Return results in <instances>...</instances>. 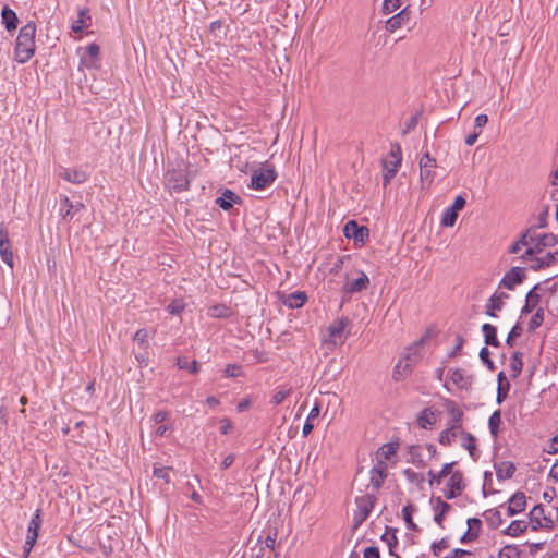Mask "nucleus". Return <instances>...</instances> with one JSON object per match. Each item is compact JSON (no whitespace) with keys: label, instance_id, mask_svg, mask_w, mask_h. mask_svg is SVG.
I'll return each instance as SVG.
<instances>
[{"label":"nucleus","instance_id":"43","mask_svg":"<svg viewBox=\"0 0 558 558\" xmlns=\"http://www.w3.org/2000/svg\"><path fill=\"white\" fill-rule=\"evenodd\" d=\"M500 424H501V413H500V410H496L495 412H493V414L490 415V417L488 420V427H489L490 434L495 438L499 434Z\"/></svg>","mask_w":558,"mask_h":558},{"label":"nucleus","instance_id":"5","mask_svg":"<svg viewBox=\"0 0 558 558\" xmlns=\"http://www.w3.org/2000/svg\"><path fill=\"white\" fill-rule=\"evenodd\" d=\"M531 529L537 531L539 529L553 530L555 526L554 520L545 514L543 505H536L529 513Z\"/></svg>","mask_w":558,"mask_h":558},{"label":"nucleus","instance_id":"25","mask_svg":"<svg viewBox=\"0 0 558 558\" xmlns=\"http://www.w3.org/2000/svg\"><path fill=\"white\" fill-rule=\"evenodd\" d=\"M371 485L379 489L387 476V468L384 462L378 463L371 470Z\"/></svg>","mask_w":558,"mask_h":558},{"label":"nucleus","instance_id":"12","mask_svg":"<svg viewBox=\"0 0 558 558\" xmlns=\"http://www.w3.org/2000/svg\"><path fill=\"white\" fill-rule=\"evenodd\" d=\"M344 236L353 239L355 242L364 243L369 236V230L365 226H360L355 220H350L343 228Z\"/></svg>","mask_w":558,"mask_h":558},{"label":"nucleus","instance_id":"60","mask_svg":"<svg viewBox=\"0 0 558 558\" xmlns=\"http://www.w3.org/2000/svg\"><path fill=\"white\" fill-rule=\"evenodd\" d=\"M148 331L147 329H138L134 335V341H136L140 345H144L147 342Z\"/></svg>","mask_w":558,"mask_h":558},{"label":"nucleus","instance_id":"6","mask_svg":"<svg viewBox=\"0 0 558 558\" xmlns=\"http://www.w3.org/2000/svg\"><path fill=\"white\" fill-rule=\"evenodd\" d=\"M436 166V159L433 158L428 151L423 154L420 159V179L423 187H428L434 182L436 177L434 169Z\"/></svg>","mask_w":558,"mask_h":558},{"label":"nucleus","instance_id":"7","mask_svg":"<svg viewBox=\"0 0 558 558\" xmlns=\"http://www.w3.org/2000/svg\"><path fill=\"white\" fill-rule=\"evenodd\" d=\"M276 179L277 173L275 169L267 167L253 172L248 187L260 191L270 186Z\"/></svg>","mask_w":558,"mask_h":558},{"label":"nucleus","instance_id":"39","mask_svg":"<svg viewBox=\"0 0 558 558\" xmlns=\"http://www.w3.org/2000/svg\"><path fill=\"white\" fill-rule=\"evenodd\" d=\"M451 418L450 421L447 423V426L448 427H452L457 430H460V432H464L462 429V416H463V412L458 409V408H452L451 411Z\"/></svg>","mask_w":558,"mask_h":558},{"label":"nucleus","instance_id":"58","mask_svg":"<svg viewBox=\"0 0 558 558\" xmlns=\"http://www.w3.org/2000/svg\"><path fill=\"white\" fill-rule=\"evenodd\" d=\"M397 451V446L393 444H386L380 448L379 454L385 459H389Z\"/></svg>","mask_w":558,"mask_h":558},{"label":"nucleus","instance_id":"31","mask_svg":"<svg viewBox=\"0 0 558 558\" xmlns=\"http://www.w3.org/2000/svg\"><path fill=\"white\" fill-rule=\"evenodd\" d=\"M1 19L8 32L16 29L19 20L12 9L5 5L1 11Z\"/></svg>","mask_w":558,"mask_h":558},{"label":"nucleus","instance_id":"30","mask_svg":"<svg viewBox=\"0 0 558 558\" xmlns=\"http://www.w3.org/2000/svg\"><path fill=\"white\" fill-rule=\"evenodd\" d=\"M482 332L484 336V342L486 345H492L495 348L500 347V342L497 339V328L492 324H484L482 326Z\"/></svg>","mask_w":558,"mask_h":558},{"label":"nucleus","instance_id":"59","mask_svg":"<svg viewBox=\"0 0 558 558\" xmlns=\"http://www.w3.org/2000/svg\"><path fill=\"white\" fill-rule=\"evenodd\" d=\"M463 343H464L463 337L458 335L456 337V344L453 345L452 350L448 353L449 357L457 356L460 353V351L462 350Z\"/></svg>","mask_w":558,"mask_h":558},{"label":"nucleus","instance_id":"10","mask_svg":"<svg viewBox=\"0 0 558 558\" xmlns=\"http://www.w3.org/2000/svg\"><path fill=\"white\" fill-rule=\"evenodd\" d=\"M509 299V294L497 289L485 303V313L489 317L496 318V312L504 308L506 301Z\"/></svg>","mask_w":558,"mask_h":558},{"label":"nucleus","instance_id":"3","mask_svg":"<svg viewBox=\"0 0 558 558\" xmlns=\"http://www.w3.org/2000/svg\"><path fill=\"white\" fill-rule=\"evenodd\" d=\"M551 240L553 236L549 234L538 235L535 230H531L527 247L522 252L519 258L522 262H527L536 255H541L544 248L550 244Z\"/></svg>","mask_w":558,"mask_h":558},{"label":"nucleus","instance_id":"61","mask_svg":"<svg viewBox=\"0 0 558 558\" xmlns=\"http://www.w3.org/2000/svg\"><path fill=\"white\" fill-rule=\"evenodd\" d=\"M449 547L447 539H441L438 543H434L432 545V550L435 556H439L440 553Z\"/></svg>","mask_w":558,"mask_h":558},{"label":"nucleus","instance_id":"2","mask_svg":"<svg viewBox=\"0 0 558 558\" xmlns=\"http://www.w3.org/2000/svg\"><path fill=\"white\" fill-rule=\"evenodd\" d=\"M420 343L409 347L393 369V378L401 380L407 377L420 360Z\"/></svg>","mask_w":558,"mask_h":558},{"label":"nucleus","instance_id":"52","mask_svg":"<svg viewBox=\"0 0 558 558\" xmlns=\"http://www.w3.org/2000/svg\"><path fill=\"white\" fill-rule=\"evenodd\" d=\"M401 7V0H384L383 11L385 14L392 13Z\"/></svg>","mask_w":558,"mask_h":558},{"label":"nucleus","instance_id":"9","mask_svg":"<svg viewBox=\"0 0 558 558\" xmlns=\"http://www.w3.org/2000/svg\"><path fill=\"white\" fill-rule=\"evenodd\" d=\"M525 279V269L522 267H512L508 270L498 284V289L506 288L514 290L517 286L521 284Z\"/></svg>","mask_w":558,"mask_h":558},{"label":"nucleus","instance_id":"8","mask_svg":"<svg viewBox=\"0 0 558 558\" xmlns=\"http://www.w3.org/2000/svg\"><path fill=\"white\" fill-rule=\"evenodd\" d=\"M376 501V496L366 494L355 498L356 510L354 511V521L356 523L364 522L371 514Z\"/></svg>","mask_w":558,"mask_h":558},{"label":"nucleus","instance_id":"22","mask_svg":"<svg viewBox=\"0 0 558 558\" xmlns=\"http://www.w3.org/2000/svg\"><path fill=\"white\" fill-rule=\"evenodd\" d=\"M82 207H83V204L74 205L68 196H63L60 199L59 214L63 220L71 221L74 217L75 211Z\"/></svg>","mask_w":558,"mask_h":558},{"label":"nucleus","instance_id":"1","mask_svg":"<svg viewBox=\"0 0 558 558\" xmlns=\"http://www.w3.org/2000/svg\"><path fill=\"white\" fill-rule=\"evenodd\" d=\"M36 24L31 21L19 32L15 44V58L19 63H26L35 53Z\"/></svg>","mask_w":558,"mask_h":558},{"label":"nucleus","instance_id":"18","mask_svg":"<svg viewBox=\"0 0 558 558\" xmlns=\"http://www.w3.org/2000/svg\"><path fill=\"white\" fill-rule=\"evenodd\" d=\"M40 514H41V510L37 509L29 521L28 529H27V535H26L28 547H34V545L36 544V541L38 538V531L43 523Z\"/></svg>","mask_w":558,"mask_h":558},{"label":"nucleus","instance_id":"26","mask_svg":"<svg viewBox=\"0 0 558 558\" xmlns=\"http://www.w3.org/2000/svg\"><path fill=\"white\" fill-rule=\"evenodd\" d=\"M538 287H539V284H536L533 287V289H531L527 292V294L525 296V304L521 308V315H526V314L531 313L538 305V303L541 301V296L536 292Z\"/></svg>","mask_w":558,"mask_h":558},{"label":"nucleus","instance_id":"64","mask_svg":"<svg viewBox=\"0 0 558 558\" xmlns=\"http://www.w3.org/2000/svg\"><path fill=\"white\" fill-rule=\"evenodd\" d=\"M363 556L364 558H380L379 549L375 546L366 547Z\"/></svg>","mask_w":558,"mask_h":558},{"label":"nucleus","instance_id":"11","mask_svg":"<svg viewBox=\"0 0 558 558\" xmlns=\"http://www.w3.org/2000/svg\"><path fill=\"white\" fill-rule=\"evenodd\" d=\"M465 198L462 195H458L453 204L442 213L441 226L453 227L458 218V213L465 206Z\"/></svg>","mask_w":558,"mask_h":558},{"label":"nucleus","instance_id":"23","mask_svg":"<svg viewBox=\"0 0 558 558\" xmlns=\"http://www.w3.org/2000/svg\"><path fill=\"white\" fill-rule=\"evenodd\" d=\"M557 255H558V252H555V253L548 252L543 256L536 255L535 257H533L532 259L529 260V262H531L530 267L533 270H539V269L549 267L555 263Z\"/></svg>","mask_w":558,"mask_h":558},{"label":"nucleus","instance_id":"41","mask_svg":"<svg viewBox=\"0 0 558 558\" xmlns=\"http://www.w3.org/2000/svg\"><path fill=\"white\" fill-rule=\"evenodd\" d=\"M531 235V230L529 229L526 232H524L521 238L514 242L510 248H509V253L511 254H519L521 251H525V248L527 247V241H529V236Z\"/></svg>","mask_w":558,"mask_h":558},{"label":"nucleus","instance_id":"48","mask_svg":"<svg viewBox=\"0 0 558 558\" xmlns=\"http://www.w3.org/2000/svg\"><path fill=\"white\" fill-rule=\"evenodd\" d=\"M347 326V323L344 320H337L333 324L329 326V333L330 337L335 340L337 338H340L344 331V328Z\"/></svg>","mask_w":558,"mask_h":558},{"label":"nucleus","instance_id":"34","mask_svg":"<svg viewBox=\"0 0 558 558\" xmlns=\"http://www.w3.org/2000/svg\"><path fill=\"white\" fill-rule=\"evenodd\" d=\"M90 15L87 9H81L78 11V17L72 23L71 29L74 33H82L84 28L88 27Z\"/></svg>","mask_w":558,"mask_h":558},{"label":"nucleus","instance_id":"51","mask_svg":"<svg viewBox=\"0 0 558 558\" xmlns=\"http://www.w3.org/2000/svg\"><path fill=\"white\" fill-rule=\"evenodd\" d=\"M522 331H523L522 327L520 326L519 323H517L509 331L507 340H506V344L509 345L510 348L513 347V340L515 338H519L522 335Z\"/></svg>","mask_w":558,"mask_h":558},{"label":"nucleus","instance_id":"35","mask_svg":"<svg viewBox=\"0 0 558 558\" xmlns=\"http://www.w3.org/2000/svg\"><path fill=\"white\" fill-rule=\"evenodd\" d=\"M483 515L490 529H498L502 524L501 513L498 509L486 510Z\"/></svg>","mask_w":558,"mask_h":558},{"label":"nucleus","instance_id":"44","mask_svg":"<svg viewBox=\"0 0 558 558\" xmlns=\"http://www.w3.org/2000/svg\"><path fill=\"white\" fill-rule=\"evenodd\" d=\"M434 422V414L429 409H424L417 417L418 426L424 429L429 428Z\"/></svg>","mask_w":558,"mask_h":558},{"label":"nucleus","instance_id":"54","mask_svg":"<svg viewBox=\"0 0 558 558\" xmlns=\"http://www.w3.org/2000/svg\"><path fill=\"white\" fill-rule=\"evenodd\" d=\"M509 390H510V383L509 381H506V384L501 385V386L498 385L497 397H496L497 403L500 404L504 400H506Z\"/></svg>","mask_w":558,"mask_h":558},{"label":"nucleus","instance_id":"50","mask_svg":"<svg viewBox=\"0 0 558 558\" xmlns=\"http://www.w3.org/2000/svg\"><path fill=\"white\" fill-rule=\"evenodd\" d=\"M225 376L228 378H234L243 375V369L241 365L238 364H228L225 367Z\"/></svg>","mask_w":558,"mask_h":558},{"label":"nucleus","instance_id":"21","mask_svg":"<svg viewBox=\"0 0 558 558\" xmlns=\"http://www.w3.org/2000/svg\"><path fill=\"white\" fill-rule=\"evenodd\" d=\"M368 284L369 279L367 275L363 271H359V277L356 279H347L343 289L347 293H356L365 290Z\"/></svg>","mask_w":558,"mask_h":558},{"label":"nucleus","instance_id":"16","mask_svg":"<svg viewBox=\"0 0 558 558\" xmlns=\"http://www.w3.org/2000/svg\"><path fill=\"white\" fill-rule=\"evenodd\" d=\"M447 377L459 389L468 390L473 384V377L471 375H466L464 371L460 368L449 369Z\"/></svg>","mask_w":558,"mask_h":558},{"label":"nucleus","instance_id":"47","mask_svg":"<svg viewBox=\"0 0 558 558\" xmlns=\"http://www.w3.org/2000/svg\"><path fill=\"white\" fill-rule=\"evenodd\" d=\"M292 392L291 388H281L275 392L272 396L270 403L272 405L281 404Z\"/></svg>","mask_w":558,"mask_h":558},{"label":"nucleus","instance_id":"19","mask_svg":"<svg viewBox=\"0 0 558 558\" xmlns=\"http://www.w3.org/2000/svg\"><path fill=\"white\" fill-rule=\"evenodd\" d=\"M59 177L73 184H83L88 180L87 172L72 168H61Z\"/></svg>","mask_w":558,"mask_h":558},{"label":"nucleus","instance_id":"28","mask_svg":"<svg viewBox=\"0 0 558 558\" xmlns=\"http://www.w3.org/2000/svg\"><path fill=\"white\" fill-rule=\"evenodd\" d=\"M517 468L510 461H502L495 465L496 476L499 481L511 478Z\"/></svg>","mask_w":558,"mask_h":558},{"label":"nucleus","instance_id":"40","mask_svg":"<svg viewBox=\"0 0 558 558\" xmlns=\"http://www.w3.org/2000/svg\"><path fill=\"white\" fill-rule=\"evenodd\" d=\"M531 235V230L529 229L526 232H524L521 238L514 242L510 248H509V253L511 254H519L521 251H525V248L527 247V241H529V236Z\"/></svg>","mask_w":558,"mask_h":558},{"label":"nucleus","instance_id":"17","mask_svg":"<svg viewBox=\"0 0 558 558\" xmlns=\"http://www.w3.org/2000/svg\"><path fill=\"white\" fill-rule=\"evenodd\" d=\"M411 16V11L408 8L402 9L399 13L392 15L386 21V31L395 33L397 29L405 25Z\"/></svg>","mask_w":558,"mask_h":558},{"label":"nucleus","instance_id":"42","mask_svg":"<svg viewBox=\"0 0 558 558\" xmlns=\"http://www.w3.org/2000/svg\"><path fill=\"white\" fill-rule=\"evenodd\" d=\"M523 355L520 352H514L510 359V368L512 371V376L517 378L523 368Z\"/></svg>","mask_w":558,"mask_h":558},{"label":"nucleus","instance_id":"33","mask_svg":"<svg viewBox=\"0 0 558 558\" xmlns=\"http://www.w3.org/2000/svg\"><path fill=\"white\" fill-rule=\"evenodd\" d=\"M306 300H307V295L305 294V292L296 291V292L290 293L286 298L283 303H284V305H287L290 308H299L304 305Z\"/></svg>","mask_w":558,"mask_h":558},{"label":"nucleus","instance_id":"55","mask_svg":"<svg viewBox=\"0 0 558 558\" xmlns=\"http://www.w3.org/2000/svg\"><path fill=\"white\" fill-rule=\"evenodd\" d=\"M184 310V303L181 300H173L168 306L167 311L170 314L179 315Z\"/></svg>","mask_w":558,"mask_h":558},{"label":"nucleus","instance_id":"56","mask_svg":"<svg viewBox=\"0 0 558 558\" xmlns=\"http://www.w3.org/2000/svg\"><path fill=\"white\" fill-rule=\"evenodd\" d=\"M153 474H154L155 477L161 478L166 483H168L170 481V478H169V468L155 466L154 471H153Z\"/></svg>","mask_w":558,"mask_h":558},{"label":"nucleus","instance_id":"14","mask_svg":"<svg viewBox=\"0 0 558 558\" xmlns=\"http://www.w3.org/2000/svg\"><path fill=\"white\" fill-rule=\"evenodd\" d=\"M463 489V474L457 470L451 473V476L446 484L445 497L447 499H453L459 496Z\"/></svg>","mask_w":558,"mask_h":558},{"label":"nucleus","instance_id":"36","mask_svg":"<svg viewBox=\"0 0 558 558\" xmlns=\"http://www.w3.org/2000/svg\"><path fill=\"white\" fill-rule=\"evenodd\" d=\"M462 442L461 446L466 449L473 460L476 459V439L468 432H461Z\"/></svg>","mask_w":558,"mask_h":558},{"label":"nucleus","instance_id":"46","mask_svg":"<svg viewBox=\"0 0 558 558\" xmlns=\"http://www.w3.org/2000/svg\"><path fill=\"white\" fill-rule=\"evenodd\" d=\"M544 322V308L538 307L529 322V331H535Z\"/></svg>","mask_w":558,"mask_h":558},{"label":"nucleus","instance_id":"38","mask_svg":"<svg viewBox=\"0 0 558 558\" xmlns=\"http://www.w3.org/2000/svg\"><path fill=\"white\" fill-rule=\"evenodd\" d=\"M459 435H461L460 430L447 426L440 433L438 441L444 446H450Z\"/></svg>","mask_w":558,"mask_h":558},{"label":"nucleus","instance_id":"29","mask_svg":"<svg viewBox=\"0 0 558 558\" xmlns=\"http://www.w3.org/2000/svg\"><path fill=\"white\" fill-rule=\"evenodd\" d=\"M454 464H456V462H450V463L444 464L442 469L438 473H435L434 471L430 470L428 472L429 485L430 486H433L435 484L439 485L441 483L442 478H445L446 476L450 477L451 473L453 472L452 468Z\"/></svg>","mask_w":558,"mask_h":558},{"label":"nucleus","instance_id":"15","mask_svg":"<svg viewBox=\"0 0 558 558\" xmlns=\"http://www.w3.org/2000/svg\"><path fill=\"white\" fill-rule=\"evenodd\" d=\"M0 256L3 263L13 268L14 258L9 239V232L3 225H0Z\"/></svg>","mask_w":558,"mask_h":558},{"label":"nucleus","instance_id":"45","mask_svg":"<svg viewBox=\"0 0 558 558\" xmlns=\"http://www.w3.org/2000/svg\"><path fill=\"white\" fill-rule=\"evenodd\" d=\"M403 475L408 482L415 484L417 487L422 488L423 483L425 482L424 474L417 473L412 469L403 470Z\"/></svg>","mask_w":558,"mask_h":558},{"label":"nucleus","instance_id":"27","mask_svg":"<svg viewBox=\"0 0 558 558\" xmlns=\"http://www.w3.org/2000/svg\"><path fill=\"white\" fill-rule=\"evenodd\" d=\"M86 52L88 57H83L81 59V65H84L88 69L96 68V60L100 52L99 46L95 43H92L86 47Z\"/></svg>","mask_w":558,"mask_h":558},{"label":"nucleus","instance_id":"49","mask_svg":"<svg viewBox=\"0 0 558 558\" xmlns=\"http://www.w3.org/2000/svg\"><path fill=\"white\" fill-rule=\"evenodd\" d=\"M498 558H520V550L515 546H504L499 550Z\"/></svg>","mask_w":558,"mask_h":558},{"label":"nucleus","instance_id":"24","mask_svg":"<svg viewBox=\"0 0 558 558\" xmlns=\"http://www.w3.org/2000/svg\"><path fill=\"white\" fill-rule=\"evenodd\" d=\"M241 202V197L228 189L216 199V204L223 210H229L234 204H240Z\"/></svg>","mask_w":558,"mask_h":558},{"label":"nucleus","instance_id":"37","mask_svg":"<svg viewBox=\"0 0 558 558\" xmlns=\"http://www.w3.org/2000/svg\"><path fill=\"white\" fill-rule=\"evenodd\" d=\"M526 529H527V523L525 521L514 520L505 530V533L512 537H517V536L523 534L526 531Z\"/></svg>","mask_w":558,"mask_h":558},{"label":"nucleus","instance_id":"32","mask_svg":"<svg viewBox=\"0 0 558 558\" xmlns=\"http://www.w3.org/2000/svg\"><path fill=\"white\" fill-rule=\"evenodd\" d=\"M451 510V506L440 497L436 498L434 521L441 526L445 515Z\"/></svg>","mask_w":558,"mask_h":558},{"label":"nucleus","instance_id":"63","mask_svg":"<svg viewBox=\"0 0 558 558\" xmlns=\"http://www.w3.org/2000/svg\"><path fill=\"white\" fill-rule=\"evenodd\" d=\"M549 454H556L558 453V435L554 436L549 444L547 449L545 450Z\"/></svg>","mask_w":558,"mask_h":558},{"label":"nucleus","instance_id":"20","mask_svg":"<svg viewBox=\"0 0 558 558\" xmlns=\"http://www.w3.org/2000/svg\"><path fill=\"white\" fill-rule=\"evenodd\" d=\"M526 506V497L522 492L514 493L508 500L507 514L509 517L515 515L522 512Z\"/></svg>","mask_w":558,"mask_h":558},{"label":"nucleus","instance_id":"57","mask_svg":"<svg viewBox=\"0 0 558 558\" xmlns=\"http://www.w3.org/2000/svg\"><path fill=\"white\" fill-rule=\"evenodd\" d=\"M480 359L489 369L495 368L493 361L489 359V350L486 347L481 349Z\"/></svg>","mask_w":558,"mask_h":558},{"label":"nucleus","instance_id":"53","mask_svg":"<svg viewBox=\"0 0 558 558\" xmlns=\"http://www.w3.org/2000/svg\"><path fill=\"white\" fill-rule=\"evenodd\" d=\"M413 512H414V508L411 505L405 506L402 509V517H403L404 521L407 522L408 527L415 530V524L412 521Z\"/></svg>","mask_w":558,"mask_h":558},{"label":"nucleus","instance_id":"4","mask_svg":"<svg viewBox=\"0 0 558 558\" xmlns=\"http://www.w3.org/2000/svg\"><path fill=\"white\" fill-rule=\"evenodd\" d=\"M402 161L401 147L395 145L389 156L383 160V179L384 185H387L391 179L397 174Z\"/></svg>","mask_w":558,"mask_h":558},{"label":"nucleus","instance_id":"62","mask_svg":"<svg viewBox=\"0 0 558 558\" xmlns=\"http://www.w3.org/2000/svg\"><path fill=\"white\" fill-rule=\"evenodd\" d=\"M470 555H471V553L469 550L456 548L444 558H465L466 556H470Z\"/></svg>","mask_w":558,"mask_h":558},{"label":"nucleus","instance_id":"13","mask_svg":"<svg viewBox=\"0 0 558 558\" xmlns=\"http://www.w3.org/2000/svg\"><path fill=\"white\" fill-rule=\"evenodd\" d=\"M166 178L168 187L174 192H182L189 187L190 181L182 170H171Z\"/></svg>","mask_w":558,"mask_h":558}]
</instances>
